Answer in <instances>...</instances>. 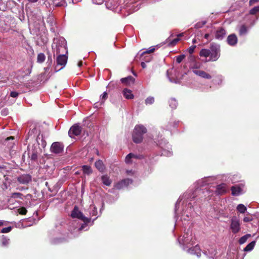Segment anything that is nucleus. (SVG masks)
Listing matches in <instances>:
<instances>
[{"mask_svg":"<svg viewBox=\"0 0 259 259\" xmlns=\"http://www.w3.org/2000/svg\"><path fill=\"white\" fill-rule=\"evenodd\" d=\"M210 180V178H209L201 179L200 180H199L197 182V185H198V187H202V186H204L205 185L209 184L210 183L209 182ZM206 193H208V191L206 189V188L202 189L201 188H199V187L196 188L195 191L191 194L188 193V192L185 193L183 196L180 197V198H179V199L178 200V201L176 204V206H175L176 213H177V212L178 211V207L180 204V202H181V201L183 200V199H184L183 203L185 201H186V202L187 203V202L189 201V200L191 201L192 199H194V198L197 197L198 196H199L200 199H202L203 197L202 196V194L204 195V197H206L207 196H206Z\"/></svg>","mask_w":259,"mask_h":259,"instance_id":"obj_1","label":"nucleus"},{"mask_svg":"<svg viewBox=\"0 0 259 259\" xmlns=\"http://www.w3.org/2000/svg\"><path fill=\"white\" fill-rule=\"evenodd\" d=\"M11 230H12L11 227H8L4 228L3 229H2L1 230V232L3 233H7L10 232L11 231Z\"/></svg>","mask_w":259,"mask_h":259,"instance_id":"obj_39","label":"nucleus"},{"mask_svg":"<svg viewBox=\"0 0 259 259\" xmlns=\"http://www.w3.org/2000/svg\"><path fill=\"white\" fill-rule=\"evenodd\" d=\"M250 237H251V235L249 234H246V235L241 237L240 238V239L239 240V244H244Z\"/></svg>","mask_w":259,"mask_h":259,"instance_id":"obj_32","label":"nucleus"},{"mask_svg":"<svg viewBox=\"0 0 259 259\" xmlns=\"http://www.w3.org/2000/svg\"><path fill=\"white\" fill-rule=\"evenodd\" d=\"M220 46L212 44L210 47V56L209 61H216L220 57Z\"/></svg>","mask_w":259,"mask_h":259,"instance_id":"obj_4","label":"nucleus"},{"mask_svg":"<svg viewBox=\"0 0 259 259\" xmlns=\"http://www.w3.org/2000/svg\"><path fill=\"white\" fill-rule=\"evenodd\" d=\"M172 69H170V70H167V75H168V73H169L170 72H171L172 71Z\"/></svg>","mask_w":259,"mask_h":259,"instance_id":"obj_63","label":"nucleus"},{"mask_svg":"<svg viewBox=\"0 0 259 259\" xmlns=\"http://www.w3.org/2000/svg\"><path fill=\"white\" fill-rule=\"evenodd\" d=\"M110 2H111V0H108V1H107V2H106V4L107 6H108L109 3H110Z\"/></svg>","mask_w":259,"mask_h":259,"instance_id":"obj_62","label":"nucleus"},{"mask_svg":"<svg viewBox=\"0 0 259 259\" xmlns=\"http://www.w3.org/2000/svg\"><path fill=\"white\" fill-rule=\"evenodd\" d=\"M162 154L167 156H170L172 155V153L170 151L166 152L165 151H163Z\"/></svg>","mask_w":259,"mask_h":259,"instance_id":"obj_51","label":"nucleus"},{"mask_svg":"<svg viewBox=\"0 0 259 259\" xmlns=\"http://www.w3.org/2000/svg\"><path fill=\"white\" fill-rule=\"evenodd\" d=\"M7 222L4 221H0V226H6Z\"/></svg>","mask_w":259,"mask_h":259,"instance_id":"obj_53","label":"nucleus"},{"mask_svg":"<svg viewBox=\"0 0 259 259\" xmlns=\"http://www.w3.org/2000/svg\"><path fill=\"white\" fill-rule=\"evenodd\" d=\"M147 132L146 128L142 125H138L135 126L133 134V139L135 143H139L142 142L143 135Z\"/></svg>","mask_w":259,"mask_h":259,"instance_id":"obj_2","label":"nucleus"},{"mask_svg":"<svg viewBox=\"0 0 259 259\" xmlns=\"http://www.w3.org/2000/svg\"><path fill=\"white\" fill-rule=\"evenodd\" d=\"M71 216L73 218H77L82 220L83 222H90L91 219L85 217L78 208L75 206L72 211Z\"/></svg>","mask_w":259,"mask_h":259,"instance_id":"obj_5","label":"nucleus"},{"mask_svg":"<svg viewBox=\"0 0 259 259\" xmlns=\"http://www.w3.org/2000/svg\"><path fill=\"white\" fill-rule=\"evenodd\" d=\"M169 106L172 109H175L178 105V103L175 99H171L169 101Z\"/></svg>","mask_w":259,"mask_h":259,"instance_id":"obj_33","label":"nucleus"},{"mask_svg":"<svg viewBox=\"0 0 259 259\" xmlns=\"http://www.w3.org/2000/svg\"><path fill=\"white\" fill-rule=\"evenodd\" d=\"M17 180L21 184H27L31 180V177L29 175H23L18 177Z\"/></svg>","mask_w":259,"mask_h":259,"instance_id":"obj_14","label":"nucleus"},{"mask_svg":"<svg viewBox=\"0 0 259 259\" xmlns=\"http://www.w3.org/2000/svg\"><path fill=\"white\" fill-rule=\"evenodd\" d=\"M258 1H259V0H250L249 4H250V5H251L255 3H257Z\"/></svg>","mask_w":259,"mask_h":259,"instance_id":"obj_55","label":"nucleus"},{"mask_svg":"<svg viewBox=\"0 0 259 259\" xmlns=\"http://www.w3.org/2000/svg\"><path fill=\"white\" fill-rule=\"evenodd\" d=\"M63 150V145L59 142L53 143L50 148L52 152L55 154H59L62 152Z\"/></svg>","mask_w":259,"mask_h":259,"instance_id":"obj_8","label":"nucleus"},{"mask_svg":"<svg viewBox=\"0 0 259 259\" xmlns=\"http://www.w3.org/2000/svg\"><path fill=\"white\" fill-rule=\"evenodd\" d=\"M201 66V64L199 63H195L192 67V71L195 69H198Z\"/></svg>","mask_w":259,"mask_h":259,"instance_id":"obj_40","label":"nucleus"},{"mask_svg":"<svg viewBox=\"0 0 259 259\" xmlns=\"http://www.w3.org/2000/svg\"><path fill=\"white\" fill-rule=\"evenodd\" d=\"M68 57L66 55H59L57 57L56 62L58 66H61V67L58 70L63 68L66 65Z\"/></svg>","mask_w":259,"mask_h":259,"instance_id":"obj_9","label":"nucleus"},{"mask_svg":"<svg viewBox=\"0 0 259 259\" xmlns=\"http://www.w3.org/2000/svg\"><path fill=\"white\" fill-rule=\"evenodd\" d=\"M123 96L127 99H132L134 98V95L131 90L124 89L122 92Z\"/></svg>","mask_w":259,"mask_h":259,"instance_id":"obj_21","label":"nucleus"},{"mask_svg":"<svg viewBox=\"0 0 259 259\" xmlns=\"http://www.w3.org/2000/svg\"><path fill=\"white\" fill-rule=\"evenodd\" d=\"M252 220V219L251 217H245L243 219V221L245 222H248L251 221Z\"/></svg>","mask_w":259,"mask_h":259,"instance_id":"obj_49","label":"nucleus"},{"mask_svg":"<svg viewBox=\"0 0 259 259\" xmlns=\"http://www.w3.org/2000/svg\"><path fill=\"white\" fill-rule=\"evenodd\" d=\"M185 55H181L180 56H178L177 57L176 61L177 63H181L183 60L185 58Z\"/></svg>","mask_w":259,"mask_h":259,"instance_id":"obj_38","label":"nucleus"},{"mask_svg":"<svg viewBox=\"0 0 259 259\" xmlns=\"http://www.w3.org/2000/svg\"><path fill=\"white\" fill-rule=\"evenodd\" d=\"M227 189L228 188L226 184L224 183L221 184L217 186L216 193L219 195L225 193L227 191Z\"/></svg>","mask_w":259,"mask_h":259,"instance_id":"obj_18","label":"nucleus"},{"mask_svg":"<svg viewBox=\"0 0 259 259\" xmlns=\"http://www.w3.org/2000/svg\"><path fill=\"white\" fill-rule=\"evenodd\" d=\"M82 65V62H79L78 64V66L79 67H80Z\"/></svg>","mask_w":259,"mask_h":259,"instance_id":"obj_64","label":"nucleus"},{"mask_svg":"<svg viewBox=\"0 0 259 259\" xmlns=\"http://www.w3.org/2000/svg\"><path fill=\"white\" fill-rule=\"evenodd\" d=\"M226 32L223 28H218L215 31V37L218 39H222L226 35Z\"/></svg>","mask_w":259,"mask_h":259,"instance_id":"obj_16","label":"nucleus"},{"mask_svg":"<svg viewBox=\"0 0 259 259\" xmlns=\"http://www.w3.org/2000/svg\"><path fill=\"white\" fill-rule=\"evenodd\" d=\"M180 40V39L179 38H176L175 39H174L169 44V45L170 46H174Z\"/></svg>","mask_w":259,"mask_h":259,"instance_id":"obj_42","label":"nucleus"},{"mask_svg":"<svg viewBox=\"0 0 259 259\" xmlns=\"http://www.w3.org/2000/svg\"><path fill=\"white\" fill-rule=\"evenodd\" d=\"M19 211L21 214H25L27 212V210L24 207H21L19 209Z\"/></svg>","mask_w":259,"mask_h":259,"instance_id":"obj_43","label":"nucleus"},{"mask_svg":"<svg viewBox=\"0 0 259 259\" xmlns=\"http://www.w3.org/2000/svg\"><path fill=\"white\" fill-rule=\"evenodd\" d=\"M31 159L32 160H36L37 158V154L35 152H33L31 155Z\"/></svg>","mask_w":259,"mask_h":259,"instance_id":"obj_46","label":"nucleus"},{"mask_svg":"<svg viewBox=\"0 0 259 259\" xmlns=\"http://www.w3.org/2000/svg\"><path fill=\"white\" fill-rule=\"evenodd\" d=\"M89 222H84V224H82L81 227L78 229L79 230H82L85 228V227L87 226V224Z\"/></svg>","mask_w":259,"mask_h":259,"instance_id":"obj_50","label":"nucleus"},{"mask_svg":"<svg viewBox=\"0 0 259 259\" xmlns=\"http://www.w3.org/2000/svg\"><path fill=\"white\" fill-rule=\"evenodd\" d=\"M243 185H235L231 187L232 194L233 195H239L243 191Z\"/></svg>","mask_w":259,"mask_h":259,"instance_id":"obj_13","label":"nucleus"},{"mask_svg":"<svg viewBox=\"0 0 259 259\" xmlns=\"http://www.w3.org/2000/svg\"><path fill=\"white\" fill-rule=\"evenodd\" d=\"M81 0H73V2H72L71 4L73 3H77L78 2H80Z\"/></svg>","mask_w":259,"mask_h":259,"instance_id":"obj_60","label":"nucleus"},{"mask_svg":"<svg viewBox=\"0 0 259 259\" xmlns=\"http://www.w3.org/2000/svg\"><path fill=\"white\" fill-rule=\"evenodd\" d=\"M205 24V22H198L195 24V27L197 28H199L202 27Z\"/></svg>","mask_w":259,"mask_h":259,"instance_id":"obj_44","label":"nucleus"},{"mask_svg":"<svg viewBox=\"0 0 259 259\" xmlns=\"http://www.w3.org/2000/svg\"><path fill=\"white\" fill-rule=\"evenodd\" d=\"M141 66L143 68H145L146 67V65L145 62H142L141 63Z\"/></svg>","mask_w":259,"mask_h":259,"instance_id":"obj_56","label":"nucleus"},{"mask_svg":"<svg viewBox=\"0 0 259 259\" xmlns=\"http://www.w3.org/2000/svg\"><path fill=\"white\" fill-rule=\"evenodd\" d=\"M189 211L186 212V211L183 214V219L186 221H189L191 219L192 213L193 212V208L190 203H189Z\"/></svg>","mask_w":259,"mask_h":259,"instance_id":"obj_19","label":"nucleus"},{"mask_svg":"<svg viewBox=\"0 0 259 259\" xmlns=\"http://www.w3.org/2000/svg\"><path fill=\"white\" fill-rule=\"evenodd\" d=\"M137 156L132 154V153H130L128 154L126 157H125V161L126 163H129L131 162V161H130V159L132 158H136Z\"/></svg>","mask_w":259,"mask_h":259,"instance_id":"obj_34","label":"nucleus"},{"mask_svg":"<svg viewBox=\"0 0 259 259\" xmlns=\"http://www.w3.org/2000/svg\"><path fill=\"white\" fill-rule=\"evenodd\" d=\"M132 182V180L129 179H124L117 183L115 185V187L117 189H121L124 187H127L131 184Z\"/></svg>","mask_w":259,"mask_h":259,"instance_id":"obj_12","label":"nucleus"},{"mask_svg":"<svg viewBox=\"0 0 259 259\" xmlns=\"http://www.w3.org/2000/svg\"><path fill=\"white\" fill-rule=\"evenodd\" d=\"M9 239H7L6 238H4L3 239V242H2V243L4 245H6L7 244H8L9 243Z\"/></svg>","mask_w":259,"mask_h":259,"instance_id":"obj_52","label":"nucleus"},{"mask_svg":"<svg viewBox=\"0 0 259 259\" xmlns=\"http://www.w3.org/2000/svg\"><path fill=\"white\" fill-rule=\"evenodd\" d=\"M199 55L200 57H203L205 58L209 57L210 56V49H202L199 53Z\"/></svg>","mask_w":259,"mask_h":259,"instance_id":"obj_26","label":"nucleus"},{"mask_svg":"<svg viewBox=\"0 0 259 259\" xmlns=\"http://www.w3.org/2000/svg\"><path fill=\"white\" fill-rule=\"evenodd\" d=\"M237 210L240 213H244L246 210V207L242 204H239L237 206Z\"/></svg>","mask_w":259,"mask_h":259,"instance_id":"obj_30","label":"nucleus"},{"mask_svg":"<svg viewBox=\"0 0 259 259\" xmlns=\"http://www.w3.org/2000/svg\"><path fill=\"white\" fill-rule=\"evenodd\" d=\"M155 50V47H151L149 49L145 51H144L142 54L141 56H143L145 54H150L154 52Z\"/></svg>","mask_w":259,"mask_h":259,"instance_id":"obj_36","label":"nucleus"},{"mask_svg":"<svg viewBox=\"0 0 259 259\" xmlns=\"http://www.w3.org/2000/svg\"><path fill=\"white\" fill-rule=\"evenodd\" d=\"M8 110L6 109L2 110V113L3 115H7L8 114Z\"/></svg>","mask_w":259,"mask_h":259,"instance_id":"obj_54","label":"nucleus"},{"mask_svg":"<svg viewBox=\"0 0 259 259\" xmlns=\"http://www.w3.org/2000/svg\"><path fill=\"white\" fill-rule=\"evenodd\" d=\"M10 139L13 140L14 139L13 137H10L8 138L6 140H9Z\"/></svg>","mask_w":259,"mask_h":259,"instance_id":"obj_61","label":"nucleus"},{"mask_svg":"<svg viewBox=\"0 0 259 259\" xmlns=\"http://www.w3.org/2000/svg\"><path fill=\"white\" fill-rule=\"evenodd\" d=\"M248 31V28L244 25H242L239 29V34L240 35H245Z\"/></svg>","mask_w":259,"mask_h":259,"instance_id":"obj_25","label":"nucleus"},{"mask_svg":"<svg viewBox=\"0 0 259 259\" xmlns=\"http://www.w3.org/2000/svg\"><path fill=\"white\" fill-rule=\"evenodd\" d=\"M18 95H19V93L16 92H15V91L11 92V93L10 94L11 97H13V98H16V97H18Z\"/></svg>","mask_w":259,"mask_h":259,"instance_id":"obj_48","label":"nucleus"},{"mask_svg":"<svg viewBox=\"0 0 259 259\" xmlns=\"http://www.w3.org/2000/svg\"><path fill=\"white\" fill-rule=\"evenodd\" d=\"M82 169L83 174L88 175L91 174L93 172L91 166L88 165H83L82 166Z\"/></svg>","mask_w":259,"mask_h":259,"instance_id":"obj_27","label":"nucleus"},{"mask_svg":"<svg viewBox=\"0 0 259 259\" xmlns=\"http://www.w3.org/2000/svg\"><path fill=\"white\" fill-rule=\"evenodd\" d=\"M101 179L104 185L107 186H109L111 185V181L107 176H103Z\"/></svg>","mask_w":259,"mask_h":259,"instance_id":"obj_28","label":"nucleus"},{"mask_svg":"<svg viewBox=\"0 0 259 259\" xmlns=\"http://www.w3.org/2000/svg\"><path fill=\"white\" fill-rule=\"evenodd\" d=\"M230 229L233 233L236 234L240 230L239 220L236 217H233L231 220Z\"/></svg>","mask_w":259,"mask_h":259,"instance_id":"obj_6","label":"nucleus"},{"mask_svg":"<svg viewBox=\"0 0 259 259\" xmlns=\"http://www.w3.org/2000/svg\"><path fill=\"white\" fill-rule=\"evenodd\" d=\"M45 1H48L49 3L51 2L57 6L66 7L67 4H71L73 2V0H45Z\"/></svg>","mask_w":259,"mask_h":259,"instance_id":"obj_11","label":"nucleus"},{"mask_svg":"<svg viewBox=\"0 0 259 259\" xmlns=\"http://www.w3.org/2000/svg\"><path fill=\"white\" fill-rule=\"evenodd\" d=\"M188 252L191 254H196L198 257H199L201 255L200 248L197 245H196L194 247L189 248L188 250Z\"/></svg>","mask_w":259,"mask_h":259,"instance_id":"obj_20","label":"nucleus"},{"mask_svg":"<svg viewBox=\"0 0 259 259\" xmlns=\"http://www.w3.org/2000/svg\"><path fill=\"white\" fill-rule=\"evenodd\" d=\"M255 244V241H253L249 243L244 248V251H250L253 249Z\"/></svg>","mask_w":259,"mask_h":259,"instance_id":"obj_29","label":"nucleus"},{"mask_svg":"<svg viewBox=\"0 0 259 259\" xmlns=\"http://www.w3.org/2000/svg\"><path fill=\"white\" fill-rule=\"evenodd\" d=\"M96 167L100 171H103L105 169V166L102 160H99L95 162Z\"/></svg>","mask_w":259,"mask_h":259,"instance_id":"obj_24","label":"nucleus"},{"mask_svg":"<svg viewBox=\"0 0 259 259\" xmlns=\"http://www.w3.org/2000/svg\"><path fill=\"white\" fill-rule=\"evenodd\" d=\"M179 242L180 244L186 246L193 244L194 243V239L193 238L192 231L188 230L187 232L184 233L183 236L180 237Z\"/></svg>","mask_w":259,"mask_h":259,"instance_id":"obj_3","label":"nucleus"},{"mask_svg":"<svg viewBox=\"0 0 259 259\" xmlns=\"http://www.w3.org/2000/svg\"><path fill=\"white\" fill-rule=\"evenodd\" d=\"M258 12H259V6L255 7L252 9H251L250 10L249 13L250 14L254 15Z\"/></svg>","mask_w":259,"mask_h":259,"instance_id":"obj_37","label":"nucleus"},{"mask_svg":"<svg viewBox=\"0 0 259 259\" xmlns=\"http://www.w3.org/2000/svg\"><path fill=\"white\" fill-rule=\"evenodd\" d=\"M81 133V127L78 125H73L69 130L68 134L71 138L75 136H78Z\"/></svg>","mask_w":259,"mask_h":259,"instance_id":"obj_10","label":"nucleus"},{"mask_svg":"<svg viewBox=\"0 0 259 259\" xmlns=\"http://www.w3.org/2000/svg\"><path fill=\"white\" fill-rule=\"evenodd\" d=\"M107 93L106 92H104L103 94L101 96V99L102 100H105L107 98Z\"/></svg>","mask_w":259,"mask_h":259,"instance_id":"obj_45","label":"nucleus"},{"mask_svg":"<svg viewBox=\"0 0 259 259\" xmlns=\"http://www.w3.org/2000/svg\"><path fill=\"white\" fill-rule=\"evenodd\" d=\"M154 102V98L153 97H149L145 100V104L146 105L152 104Z\"/></svg>","mask_w":259,"mask_h":259,"instance_id":"obj_35","label":"nucleus"},{"mask_svg":"<svg viewBox=\"0 0 259 259\" xmlns=\"http://www.w3.org/2000/svg\"><path fill=\"white\" fill-rule=\"evenodd\" d=\"M237 41V37L235 34H230L228 36L227 42L230 46L235 45Z\"/></svg>","mask_w":259,"mask_h":259,"instance_id":"obj_17","label":"nucleus"},{"mask_svg":"<svg viewBox=\"0 0 259 259\" xmlns=\"http://www.w3.org/2000/svg\"><path fill=\"white\" fill-rule=\"evenodd\" d=\"M15 198L23 199V194L20 193H12L9 198V202L11 203V202L13 201V199Z\"/></svg>","mask_w":259,"mask_h":259,"instance_id":"obj_22","label":"nucleus"},{"mask_svg":"<svg viewBox=\"0 0 259 259\" xmlns=\"http://www.w3.org/2000/svg\"><path fill=\"white\" fill-rule=\"evenodd\" d=\"M209 36H210V35H209V34H208V33L205 34V35H204V38H206V39H209Z\"/></svg>","mask_w":259,"mask_h":259,"instance_id":"obj_57","label":"nucleus"},{"mask_svg":"<svg viewBox=\"0 0 259 259\" xmlns=\"http://www.w3.org/2000/svg\"><path fill=\"white\" fill-rule=\"evenodd\" d=\"M93 3L97 5H101L102 4L105 0H92Z\"/></svg>","mask_w":259,"mask_h":259,"instance_id":"obj_47","label":"nucleus"},{"mask_svg":"<svg viewBox=\"0 0 259 259\" xmlns=\"http://www.w3.org/2000/svg\"><path fill=\"white\" fill-rule=\"evenodd\" d=\"M45 59L46 56L44 53H39L37 57V62L41 63L45 61Z\"/></svg>","mask_w":259,"mask_h":259,"instance_id":"obj_31","label":"nucleus"},{"mask_svg":"<svg viewBox=\"0 0 259 259\" xmlns=\"http://www.w3.org/2000/svg\"><path fill=\"white\" fill-rule=\"evenodd\" d=\"M94 209H95V210H94L93 212V215H96V213H97V209L95 208V207H94Z\"/></svg>","mask_w":259,"mask_h":259,"instance_id":"obj_59","label":"nucleus"},{"mask_svg":"<svg viewBox=\"0 0 259 259\" xmlns=\"http://www.w3.org/2000/svg\"><path fill=\"white\" fill-rule=\"evenodd\" d=\"M120 80L122 83L128 84L131 83H133L135 81V79L132 76H128L127 77L121 78Z\"/></svg>","mask_w":259,"mask_h":259,"instance_id":"obj_23","label":"nucleus"},{"mask_svg":"<svg viewBox=\"0 0 259 259\" xmlns=\"http://www.w3.org/2000/svg\"><path fill=\"white\" fill-rule=\"evenodd\" d=\"M196 48V46H191L188 49V51L189 52V53L190 54H192L193 53V52H194V50L195 49V48Z\"/></svg>","mask_w":259,"mask_h":259,"instance_id":"obj_41","label":"nucleus"},{"mask_svg":"<svg viewBox=\"0 0 259 259\" xmlns=\"http://www.w3.org/2000/svg\"><path fill=\"white\" fill-rule=\"evenodd\" d=\"M193 72L196 75L204 78L210 79L211 78L210 75L202 70L195 69L193 70Z\"/></svg>","mask_w":259,"mask_h":259,"instance_id":"obj_15","label":"nucleus"},{"mask_svg":"<svg viewBox=\"0 0 259 259\" xmlns=\"http://www.w3.org/2000/svg\"><path fill=\"white\" fill-rule=\"evenodd\" d=\"M29 3H34L37 2L38 0H28Z\"/></svg>","mask_w":259,"mask_h":259,"instance_id":"obj_58","label":"nucleus"},{"mask_svg":"<svg viewBox=\"0 0 259 259\" xmlns=\"http://www.w3.org/2000/svg\"><path fill=\"white\" fill-rule=\"evenodd\" d=\"M52 49L53 50L54 55H58L60 53H67L66 47L64 45H52Z\"/></svg>","mask_w":259,"mask_h":259,"instance_id":"obj_7","label":"nucleus"}]
</instances>
